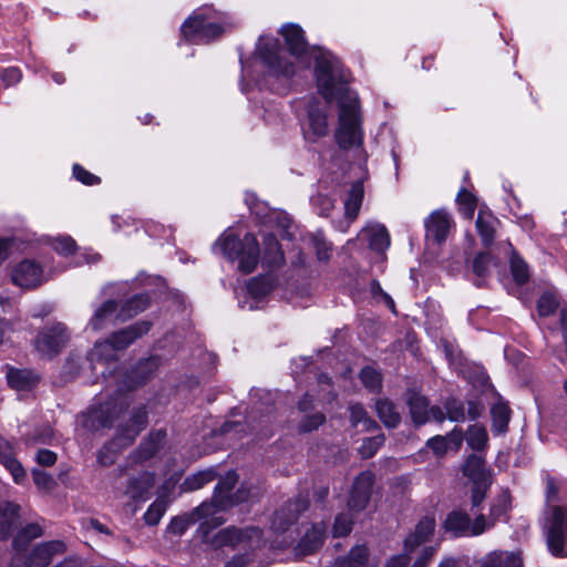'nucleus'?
Wrapping results in <instances>:
<instances>
[{
    "label": "nucleus",
    "instance_id": "obj_37",
    "mask_svg": "<svg viewBox=\"0 0 567 567\" xmlns=\"http://www.w3.org/2000/svg\"><path fill=\"white\" fill-rule=\"evenodd\" d=\"M150 306V297L147 295H136L128 299L120 311L122 320L137 316Z\"/></svg>",
    "mask_w": 567,
    "mask_h": 567
},
{
    "label": "nucleus",
    "instance_id": "obj_58",
    "mask_svg": "<svg viewBox=\"0 0 567 567\" xmlns=\"http://www.w3.org/2000/svg\"><path fill=\"white\" fill-rule=\"evenodd\" d=\"M352 529V520L346 514H340L336 517V522L333 525V536L342 537L350 534Z\"/></svg>",
    "mask_w": 567,
    "mask_h": 567
},
{
    "label": "nucleus",
    "instance_id": "obj_21",
    "mask_svg": "<svg viewBox=\"0 0 567 567\" xmlns=\"http://www.w3.org/2000/svg\"><path fill=\"white\" fill-rule=\"evenodd\" d=\"M369 241V247L377 251L383 252L390 246V235L388 229L380 224H371L363 228L359 235Z\"/></svg>",
    "mask_w": 567,
    "mask_h": 567
},
{
    "label": "nucleus",
    "instance_id": "obj_12",
    "mask_svg": "<svg viewBox=\"0 0 567 567\" xmlns=\"http://www.w3.org/2000/svg\"><path fill=\"white\" fill-rule=\"evenodd\" d=\"M373 484L374 475L370 471L362 472L355 477L348 498V509L350 512H361L367 507L371 498Z\"/></svg>",
    "mask_w": 567,
    "mask_h": 567
},
{
    "label": "nucleus",
    "instance_id": "obj_56",
    "mask_svg": "<svg viewBox=\"0 0 567 567\" xmlns=\"http://www.w3.org/2000/svg\"><path fill=\"white\" fill-rule=\"evenodd\" d=\"M496 520H493L489 516L487 519L484 515H478L474 522H471L470 536H478L483 534L485 530L492 528Z\"/></svg>",
    "mask_w": 567,
    "mask_h": 567
},
{
    "label": "nucleus",
    "instance_id": "obj_42",
    "mask_svg": "<svg viewBox=\"0 0 567 567\" xmlns=\"http://www.w3.org/2000/svg\"><path fill=\"white\" fill-rule=\"evenodd\" d=\"M310 238L317 259L322 262H328L332 252V244L329 243L321 233L311 234Z\"/></svg>",
    "mask_w": 567,
    "mask_h": 567
},
{
    "label": "nucleus",
    "instance_id": "obj_2",
    "mask_svg": "<svg viewBox=\"0 0 567 567\" xmlns=\"http://www.w3.org/2000/svg\"><path fill=\"white\" fill-rule=\"evenodd\" d=\"M214 249L230 261H238V270L252 272L259 262V244L256 237L247 233L241 239L230 231H225L215 243Z\"/></svg>",
    "mask_w": 567,
    "mask_h": 567
},
{
    "label": "nucleus",
    "instance_id": "obj_33",
    "mask_svg": "<svg viewBox=\"0 0 567 567\" xmlns=\"http://www.w3.org/2000/svg\"><path fill=\"white\" fill-rule=\"evenodd\" d=\"M378 416L386 427H395L401 421L400 413L395 405L388 399H379L375 402Z\"/></svg>",
    "mask_w": 567,
    "mask_h": 567
},
{
    "label": "nucleus",
    "instance_id": "obj_9",
    "mask_svg": "<svg viewBox=\"0 0 567 567\" xmlns=\"http://www.w3.org/2000/svg\"><path fill=\"white\" fill-rule=\"evenodd\" d=\"M435 519L425 516L416 524L414 530L404 539L405 554L392 557L385 567H406L409 557L406 554L414 551L419 546L429 542L434 534Z\"/></svg>",
    "mask_w": 567,
    "mask_h": 567
},
{
    "label": "nucleus",
    "instance_id": "obj_27",
    "mask_svg": "<svg viewBox=\"0 0 567 567\" xmlns=\"http://www.w3.org/2000/svg\"><path fill=\"white\" fill-rule=\"evenodd\" d=\"M327 526L323 523H318L312 526L310 530L301 538L299 543V553L309 555L316 551L323 543Z\"/></svg>",
    "mask_w": 567,
    "mask_h": 567
},
{
    "label": "nucleus",
    "instance_id": "obj_1",
    "mask_svg": "<svg viewBox=\"0 0 567 567\" xmlns=\"http://www.w3.org/2000/svg\"><path fill=\"white\" fill-rule=\"evenodd\" d=\"M317 86L323 99L339 103V126L336 141L341 148H351L362 143V130L358 96L348 87V74L340 60L330 52L319 51L316 56Z\"/></svg>",
    "mask_w": 567,
    "mask_h": 567
},
{
    "label": "nucleus",
    "instance_id": "obj_40",
    "mask_svg": "<svg viewBox=\"0 0 567 567\" xmlns=\"http://www.w3.org/2000/svg\"><path fill=\"white\" fill-rule=\"evenodd\" d=\"M43 530L42 527L39 524L31 523L21 528L17 536L13 539V547L17 550H21L25 548V546L33 540L34 538H38L42 535Z\"/></svg>",
    "mask_w": 567,
    "mask_h": 567
},
{
    "label": "nucleus",
    "instance_id": "obj_5",
    "mask_svg": "<svg viewBox=\"0 0 567 567\" xmlns=\"http://www.w3.org/2000/svg\"><path fill=\"white\" fill-rule=\"evenodd\" d=\"M147 413L144 406L132 411L128 422L121 425L115 439L105 445L97 455L102 465H110L114 462V454L122 447L133 443L138 433L146 426Z\"/></svg>",
    "mask_w": 567,
    "mask_h": 567
},
{
    "label": "nucleus",
    "instance_id": "obj_53",
    "mask_svg": "<svg viewBox=\"0 0 567 567\" xmlns=\"http://www.w3.org/2000/svg\"><path fill=\"white\" fill-rule=\"evenodd\" d=\"M159 364L158 358L151 357L142 362L138 363L136 367L135 373L143 375L140 378V380L136 382V384H142L146 381V379L157 369Z\"/></svg>",
    "mask_w": 567,
    "mask_h": 567
},
{
    "label": "nucleus",
    "instance_id": "obj_13",
    "mask_svg": "<svg viewBox=\"0 0 567 567\" xmlns=\"http://www.w3.org/2000/svg\"><path fill=\"white\" fill-rule=\"evenodd\" d=\"M408 404L410 408L411 417L415 425H423L430 419L439 422L444 420L442 410L437 406L429 408L426 398L419 393H410Z\"/></svg>",
    "mask_w": 567,
    "mask_h": 567
},
{
    "label": "nucleus",
    "instance_id": "obj_16",
    "mask_svg": "<svg viewBox=\"0 0 567 567\" xmlns=\"http://www.w3.org/2000/svg\"><path fill=\"white\" fill-rule=\"evenodd\" d=\"M122 411V404L115 401L101 404L99 409L92 408L86 416V426L92 429L109 427Z\"/></svg>",
    "mask_w": 567,
    "mask_h": 567
},
{
    "label": "nucleus",
    "instance_id": "obj_20",
    "mask_svg": "<svg viewBox=\"0 0 567 567\" xmlns=\"http://www.w3.org/2000/svg\"><path fill=\"white\" fill-rule=\"evenodd\" d=\"M451 226L450 215L443 210H436L425 221L426 236L436 243H442L446 239Z\"/></svg>",
    "mask_w": 567,
    "mask_h": 567
},
{
    "label": "nucleus",
    "instance_id": "obj_19",
    "mask_svg": "<svg viewBox=\"0 0 567 567\" xmlns=\"http://www.w3.org/2000/svg\"><path fill=\"white\" fill-rule=\"evenodd\" d=\"M238 481V475L235 472H228L226 476L217 484L215 487V493L213 496V502L218 508H226L228 506L234 505L235 503L241 502L245 499L243 496H237L234 498L230 495L234 486Z\"/></svg>",
    "mask_w": 567,
    "mask_h": 567
},
{
    "label": "nucleus",
    "instance_id": "obj_28",
    "mask_svg": "<svg viewBox=\"0 0 567 567\" xmlns=\"http://www.w3.org/2000/svg\"><path fill=\"white\" fill-rule=\"evenodd\" d=\"M462 471L464 476L468 477L472 483L492 481L491 474L485 468L484 460L475 454L466 457Z\"/></svg>",
    "mask_w": 567,
    "mask_h": 567
},
{
    "label": "nucleus",
    "instance_id": "obj_11",
    "mask_svg": "<svg viewBox=\"0 0 567 567\" xmlns=\"http://www.w3.org/2000/svg\"><path fill=\"white\" fill-rule=\"evenodd\" d=\"M47 280L42 266L32 259H24L11 269V281L22 289H34Z\"/></svg>",
    "mask_w": 567,
    "mask_h": 567
},
{
    "label": "nucleus",
    "instance_id": "obj_34",
    "mask_svg": "<svg viewBox=\"0 0 567 567\" xmlns=\"http://www.w3.org/2000/svg\"><path fill=\"white\" fill-rule=\"evenodd\" d=\"M492 414V431L495 434H504L507 431L508 422L511 419V410L504 402L495 403L491 409Z\"/></svg>",
    "mask_w": 567,
    "mask_h": 567
},
{
    "label": "nucleus",
    "instance_id": "obj_43",
    "mask_svg": "<svg viewBox=\"0 0 567 567\" xmlns=\"http://www.w3.org/2000/svg\"><path fill=\"white\" fill-rule=\"evenodd\" d=\"M272 289L271 281L266 277H255L247 284L248 293L254 299H261Z\"/></svg>",
    "mask_w": 567,
    "mask_h": 567
},
{
    "label": "nucleus",
    "instance_id": "obj_22",
    "mask_svg": "<svg viewBox=\"0 0 567 567\" xmlns=\"http://www.w3.org/2000/svg\"><path fill=\"white\" fill-rule=\"evenodd\" d=\"M471 518L461 509L450 512L443 523V528L453 537L470 536Z\"/></svg>",
    "mask_w": 567,
    "mask_h": 567
},
{
    "label": "nucleus",
    "instance_id": "obj_36",
    "mask_svg": "<svg viewBox=\"0 0 567 567\" xmlns=\"http://www.w3.org/2000/svg\"><path fill=\"white\" fill-rule=\"evenodd\" d=\"M496 223L497 220L491 214L478 213L476 228L485 246H489L494 240Z\"/></svg>",
    "mask_w": 567,
    "mask_h": 567
},
{
    "label": "nucleus",
    "instance_id": "obj_55",
    "mask_svg": "<svg viewBox=\"0 0 567 567\" xmlns=\"http://www.w3.org/2000/svg\"><path fill=\"white\" fill-rule=\"evenodd\" d=\"M426 446L436 457H443L449 451L447 439L444 435H435L426 441Z\"/></svg>",
    "mask_w": 567,
    "mask_h": 567
},
{
    "label": "nucleus",
    "instance_id": "obj_23",
    "mask_svg": "<svg viewBox=\"0 0 567 567\" xmlns=\"http://www.w3.org/2000/svg\"><path fill=\"white\" fill-rule=\"evenodd\" d=\"M290 53L295 56H301L308 50L303 30L297 24H286L280 30Z\"/></svg>",
    "mask_w": 567,
    "mask_h": 567
},
{
    "label": "nucleus",
    "instance_id": "obj_26",
    "mask_svg": "<svg viewBox=\"0 0 567 567\" xmlns=\"http://www.w3.org/2000/svg\"><path fill=\"white\" fill-rule=\"evenodd\" d=\"M166 433L162 430L152 432L133 454L135 462H144L153 457L162 447Z\"/></svg>",
    "mask_w": 567,
    "mask_h": 567
},
{
    "label": "nucleus",
    "instance_id": "obj_51",
    "mask_svg": "<svg viewBox=\"0 0 567 567\" xmlns=\"http://www.w3.org/2000/svg\"><path fill=\"white\" fill-rule=\"evenodd\" d=\"M511 269L513 277L517 284L523 285L528 280V267L526 262L516 254H513L511 258Z\"/></svg>",
    "mask_w": 567,
    "mask_h": 567
},
{
    "label": "nucleus",
    "instance_id": "obj_62",
    "mask_svg": "<svg viewBox=\"0 0 567 567\" xmlns=\"http://www.w3.org/2000/svg\"><path fill=\"white\" fill-rule=\"evenodd\" d=\"M561 488V482L557 478L547 475L546 476V501L547 502H555L558 499V494Z\"/></svg>",
    "mask_w": 567,
    "mask_h": 567
},
{
    "label": "nucleus",
    "instance_id": "obj_24",
    "mask_svg": "<svg viewBox=\"0 0 567 567\" xmlns=\"http://www.w3.org/2000/svg\"><path fill=\"white\" fill-rule=\"evenodd\" d=\"M154 483L155 478L152 473H142L128 480L124 494L133 501L145 499Z\"/></svg>",
    "mask_w": 567,
    "mask_h": 567
},
{
    "label": "nucleus",
    "instance_id": "obj_6",
    "mask_svg": "<svg viewBox=\"0 0 567 567\" xmlns=\"http://www.w3.org/2000/svg\"><path fill=\"white\" fill-rule=\"evenodd\" d=\"M544 529L549 553L555 557H567V507L550 506Z\"/></svg>",
    "mask_w": 567,
    "mask_h": 567
},
{
    "label": "nucleus",
    "instance_id": "obj_15",
    "mask_svg": "<svg viewBox=\"0 0 567 567\" xmlns=\"http://www.w3.org/2000/svg\"><path fill=\"white\" fill-rule=\"evenodd\" d=\"M66 546L61 540H51L35 546L25 560L27 567H47L54 556L62 555Z\"/></svg>",
    "mask_w": 567,
    "mask_h": 567
},
{
    "label": "nucleus",
    "instance_id": "obj_29",
    "mask_svg": "<svg viewBox=\"0 0 567 567\" xmlns=\"http://www.w3.org/2000/svg\"><path fill=\"white\" fill-rule=\"evenodd\" d=\"M116 310L117 303L114 300L104 301L94 310L89 327L94 331L104 329L112 321Z\"/></svg>",
    "mask_w": 567,
    "mask_h": 567
},
{
    "label": "nucleus",
    "instance_id": "obj_18",
    "mask_svg": "<svg viewBox=\"0 0 567 567\" xmlns=\"http://www.w3.org/2000/svg\"><path fill=\"white\" fill-rule=\"evenodd\" d=\"M329 132L327 112L318 109L310 107L308 112V125L303 130V136L309 142H317L319 138L324 137Z\"/></svg>",
    "mask_w": 567,
    "mask_h": 567
},
{
    "label": "nucleus",
    "instance_id": "obj_30",
    "mask_svg": "<svg viewBox=\"0 0 567 567\" xmlns=\"http://www.w3.org/2000/svg\"><path fill=\"white\" fill-rule=\"evenodd\" d=\"M363 195V184L361 182L353 183L344 202V215L350 223L353 221L359 215Z\"/></svg>",
    "mask_w": 567,
    "mask_h": 567
},
{
    "label": "nucleus",
    "instance_id": "obj_25",
    "mask_svg": "<svg viewBox=\"0 0 567 567\" xmlns=\"http://www.w3.org/2000/svg\"><path fill=\"white\" fill-rule=\"evenodd\" d=\"M481 567H523L519 551L494 550L487 554Z\"/></svg>",
    "mask_w": 567,
    "mask_h": 567
},
{
    "label": "nucleus",
    "instance_id": "obj_54",
    "mask_svg": "<svg viewBox=\"0 0 567 567\" xmlns=\"http://www.w3.org/2000/svg\"><path fill=\"white\" fill-rule=\"evenodd\" d=\"M324 415L319 412L311 415H306L299 424V431L302 433L312 432L317 430L324 422Z\"/></svg>",
    "mask_w": 567,
    "mask_h": 567
},
{
    "label": "nucleus",
    "instance_id": "obj_32",
    "mask_svg": "<svg viewBox=\"0 0 567 567\" xmlns=\"http://www.w3.org/2000/svg\"><path fill=\"white\" fill-rule=\"evenodd\" d=\"M20 506L13 503L0 505V539H7L19 518Z\"/></svg>",
    "mask_w": 567,
    "mask_h": 567
},
{
    "label": "nucleus",
    "instance_id": "obj_52",
    "mask_svg": "<svg viewBox=\"0 0 567 567\" xmlns=\"http://www.w3.org/2000/svg\"><path fill=\"white\" fill-rule=\"evenodd\" d=\"M385 437L383 434L364 439L360 446V454L363 458L372 457L377 451L383 445Z\"/></svg>",
    "mask_w": 567,
    "mask_h": 567
},
{
    "label": "nucleus",
    "instance_id": "obj_64",
    "mask_svg": "<svg viewBox=\"0 0 567 567\" xmlns=\"http://www.w3.org/2000/svg\"><path fill=\"white\" fill-rule=\"evenodd\" d=\"M254 561L250 553H244L233 556L224 567H248Z\"/></svg>",
    "mask_w": 567,
    "mask_h": 567
},
{
    "label": "nucleus",
    "instance_id": "obj_45",
    "mask_svg": "<svg viewBox=\"0 0 567 567\" xmlns=\"http://www.w3.org/2000/svg\"><path fill=\"white\" fill-rule=\"evenodd\" d=\"M456 200L460 206L461 213L468 219H471L474 215L476 208V198L472 193H470L466 188H461Z\"/></svg>",
    "mask_w": 567,
    "mask_h": 567
},
{
    "label": "nucleus",
    "instance_id": "obj_10",
    "mask_svg": "<svg viewBox=\"0 0 567 567\" xmlns=\"http://www.w3.org/2000/svg\"><path fill=\"white\" fill-rule=\"evenodd\" d=\"M68 328L61 323H54L41 331L34 340V347L43 357H53L69 342Z\"/></svg>",
    "mask_w": 567,
    "mask_h": 567
},
{
    "label": "nucleus",
    "instance_id": "obj_61",
    "mask_svg": "<svg viewBox=\"0 0 567 567\" xmlns=\"http://www.w3.org/2000/svg\"><path fill=\"white\" fill-rule=\"evenodd\" d=\"M73 175L78 181L85 185H95L100 183V178L97 176L87 172L79 164L73 166Z\"/></svg>",
    "mask_w": 567,
    "mask_h": 567
},
{
    "label": "nucleus",
    "instance_id": "obj_47",
    "mask_svg": "<svg viewBox=\"0 0 567 567\" xmlns=\"http://www.w3.org/2000/svg\"><path fill=\"white\" fill-rule=\"evenodd\" d=\"M167 509V503L164 499L153 502L144 514V520L147 525L155 526Z\"/></svg>",
    "mask_w": 567,
    "mask_h": 567
},
{
    "label": "nucleus",
    "instance_id": "obj_8",
    "mask_svg": "<svg viewBox=\"0 0 567 567\" xmlns=\"http://www.w3.org/2000/svg\"><path fill=\"white\" fill-rule=\"evenodd\" d=\"M152 327L150 321H138L134 324L114 332L110 339L99 341L92 349L93 358H101L104 355V350H107V357H112L114 351L123 350L133 343L136 339L146 334Z\"/></svg>",
    "mask_w": 567,
    "mask_h": 567
},
{
    "label": "nucleus",
    "instance_id": "obj_14",
    "mask_svg": "<svg viewBox=\"0 0 567 567\" xmlns=\"http://www.w3.org/2000/svg\"><path fill=\"white\" fill-rule=\"evenodd\" d=\"M308 508V499L306 497H298L293 502H289L282 508L277 511L271 522V528L275 532H285L293 524L299 514Z\"/></svg>",
    "mask_w": 567,
    "mask_h": 567
},
{
    "label": "nucleus",
    "instance_id": "obj_63",
    "mask_svg": "<svg viewBox=\"0 0 567 567\" xmlns=\"http://www.w3.org/2000/svg\"><path fill=\"white\" fill-rule=\"evenodd\" d=\"M53 247L59 254L66 256L75 250L76 244L71 237L65 236L56 238Z\"/></svg>",
    "mask_w": 567,
    "mask_h": 567
},
{
    "label": "nucleus",
    "instance_id": "obj_31",
    "mask_svg": "<svg viewBox=\"0 0 567 567\" xmlns=\"http://www.w3.org/2000/svg\"><path fill=\"white\" fill-rule=\"evenodd\" d=\"M262 261L269 268H278L285 264L284 251L275 236H267L264 240Z\"/></svg>",
    "mask_w": 567,
    "mask_h": 567
},
{
    "label": "nucleus",
    "instance_id": "obj_17",
    "mask_svg": "<svg viewBox=\"0 0 567 567\" xmlns=\"http://www.w3.org/2000/svg\"><path fill=\"white\" fill-rule=\"evenodd\" d=\"M6 375L9 386L18 392L31 391L40 381V375L30 369L7 367Z\"/></svg>",
    "mask_w": 567,
    "mask_h": 567
},
{
    "label": "nucleus",
    "instance_id": "obj_41",
    "mask_svg": "<svg viewBox=\"0 0 567 567\" xmlns=\"http://www.w3.org/2000/svg\"><path fill=\"white\" fill-rule=\"evenodd\" d=\"M350 421L353 426L362 425V431H371L372 429L378 427L375 421L368 416L367 411L363 409L361 404H352L350 408Z\"/></svg>",
    "mask_w": 567,
    "mask_h": 567
},
{
    "label": "nucleus",
    "instance_id": "obj_49",
    "mask_svg": "<svg viewBox=\"0 0 567 567\" xmlns=\"http://www.w3.org/2000/svg\"><path fill=\"white\" fill-rule=\"evenodd\" d=\"M360 380L370 391H378L381 388L382 378L374 368L365 367L360 372Z\"/></svg>",
    "mask_w": 567,
    "mask_h": 567
},
{
    "label": "nucleus",
    "instance_id": "obj_60",
    "mask_svg": "<svg viewBox=\"0 0 567 567\" xmlns=\"http://www.w3.org/2000/svg\"><path fill=\"white\" fill-rule=\"evenodd\" d=\"M32 475H33L34 484L39 488L44 489V491H50L53 488L54 480L48 473H45L43 471H39V470H33Z\"/></svg>",
    "mask_w": 567,
    "mask_h": 567
},
{
    "label": "nucleus",
    "instance_id": "obj_44",
    "mask_svg": "<svg viewBox=\"0 0 567 567\" xmlns=\"http://www.w3.org/2000/svg\"><path fill=\"white\" fill-rule=\"evenodd\" d=\"M492 262V257L489 254L481 252L478 254L472 262V269L474 275L478 278L475 281L476 286L482 285V279H484L489 274V265Z\"/></svg>",
    "mask_w": 567,
    "mask_h": 567
},
{
    "label": "nucleus",
    "instance_id": "obj_3",
    "mask_svg": "<svg viewBox=\"0 0 567 567\" xmlns=\"http://www.w3.org/2000/svg\"><path fill=\"white\" fill-rule=\"evenodd\" d=\"M221 14L209 7H203L183 23V37L195 44L208 43L224 32Z\"/></svg>",
    "mask_w": 567,
    "mask_h": 567
},
{
    "label": "nucleus",
    "instance_id": "obj_35",
    "mask_svg": "<svg viewBox=\"0 0 567 567\" xmlns=\"http://www.w3.org/2000/svg\"><path fill=\"white\" fill-rule=\"evenodd\" d=\"M369 558V553L365 546H354L350 553L336 559L332 567H362Z\"/></svg>",
    "mask_w": 567,
    "mask_h": 567
},
{
    "label": "nucleus",
    "instance_id": "obj_48",
    "mask_svg": "<svg viewBox=\"0 0 567 567\" xmlns=\"http://www.w3.org/2000/svg\"><path fill=\"white\" fill-rule=\"evenodd\" d=\"M559 306L557 296L551 291L544 292L537 303L538 312L542 317L553 315Z\"/></svg>",
    "mask_w": 567,
    "mask_h": 567
},
{
    "label": "nucleus",
    "instance_id": "obj_38",
    "mask_svg": "<svg viewBox=\"0 0 567 567\" xmlns=\"http://www.w3.org/2000/svg\"><path fill=\"white\" fill-rule=\"evenodd\" d=\"M216 473L212 468L200 471L187 476L181 485V488L183 492H194L202 488L205 484L214 481Z\"/></svg>",
    "mask_w": 567,
    "mask_h": 567
},
{
    "label": "nucleus",
    "instance_id": "obj_7",
    "mask_svg": "<svg viewBox=\"0 0 567 567\" xmlns=\"http://www.w3.org/2000/svg\"><path fill=\"white\" fill-rule=\"evenodd\" d=\"M257 51L270 75L288 80L296 73L293 63L286 59L277 39L260 37Z\"/></svg>",
    "mask_w": 567,
    "mask_h": 567
},
{
    "label": "nucleus",
    "instance_id": "obj_39",
    "mask_svg": "<svg viewBox=\"0 0 567 567\" xmlns=\"http://www.w3.org/2000/svg\"><path fill=\"white\" fill-rule=\"evenodd\" d=\"M464 439L467 445L475 451H483L487 446L488 435L484 426L473 424L468 426Z\"/></svg>",
    "mask_w": 567,
    "mask_h": 567
},
{
    "label": "nucleus",
    "instance_id": "obj_57",
    "mask_svg": "<svg viewBox=\"0 0 567 567\" xmlns=\"http://www.w3.org/2000/svg\"><path fill=\"white\" fill-rule=\"evenodd\" d=\"M447 417L454 422H464L466 420L465 404L455 400L446 404Z\"/></svg>",
    "mask_w": 567,
    "mask_h": 567
},
{
    "label": "nucleus",
    "instance_id": "obj_50",
    "mask_svg": "<svg viewBox=\"0 0 567 567\" xmlns=\"http://www.w3.org/2000/svg\"><path fill=\"white\" fill-rule=\"evenodd\" d=\"M509 504L511 495L507 491H503L491 505L489 517H492L493 520H497L507 512Z\"/></svg>",
    "mask_w": 567,
    "mask_h": 567
},
{
    "label": "nucleus",
    "instance_id": "obj_4",
    "mask_svg": "<svg viewBox=\"0 0 567 567\" xmlns=\"http://www.w3.org/2000/svg\"><path fill=\"white\" fill-rule=\"evenodd\" d=\"M203 536L202 539L212 548L236 547L239 545L249 548L259 547L262 540V533L258 527H227L218 530L214 535H208V523H203L199 527Z\"/></svg>",
    "mask_w": 567,
    "mask_h": 567
},
{
    "label": "nucleus",
    "instance_id": "obj_46",
    "mask_svg": "<svg viewBox=\"0 0 567 567\" xmlns=\"http://www.w3.org/2000/svg\"><path fill=\"white\" fill-rule=\"evenodd\" d=\"M0 463L11 473L17 484H21L24 481L25 471L21 463L14 457V451L2 458Z\"/></svg>",
    "mask_w": 567,
    "mask_h": 567
},
{
    "label": "nucleus",
    "instance_id": "obj_59",
    "mask_svg": "<svg viewBox=\"0 0 567 567\" xmlns=\"http://www.w3.org/2000/svg\"><path fill=\"white\" fill-rule=\"evenodd\" d=\"M492 484V481L473 483L472 488V506L476 507L485 499L486 493Z\"/></svg>",
    "mask_w": 567,
    "mask_h": 567
}]
</instances>
